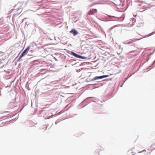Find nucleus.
Instances as JSON below:
<instances>
[{
  "label": "nucleus",
  "instance_id": "1",
  "mask_svg": "<svg viewBox=\"0 0 155 155\" xmlns=\"http://www.w3.org/2000/svg\"><path fill=\"white\" fill-rule=\"evenodd\" d=\"M71 53L76 58L82 59H85L86 58V57L79 55L73 52H71Z\"/></svg>",
  "mask_w": 155,
  "mask_h": 155
},
{
  "label": "nucleus",
  "instance_id": "2",
  "mask_svg": "<svg viewBox=\"0 0 155 155\" xmlns=\"http://www.w3.org/2000/svg\"><path fill=\"white\" fill-rule=\"evenodd\" d=\"M109 76L108 75H104L99 77L96 76L94 78H93L92 79V81H94L97 80L98 79H102L104 78L107 77Z\"/></svg>",
  "mask_w": 155,
  "mask_h": 155
},
{
  "label": "nucleus",
  "instance_id": "3",
  "mask_svg": "<svg viewBox=\"0 0 155 155\" xmlns=\"http://www.w3.org/2000/svg\"><path fill=\"white\" fill-rule=\"evenodd\" d=\"M97 10L95 9H92L88 12V15H92L97 12Z\"/></svg>",
  "mask_w": 155,
  "mask_h": 155
},
{
  "label": "nucleus",
  "instance_id": "4",
  "mask_svg": "<svg viewBox=\"0 0 155 155\" xmlns=\"http://www.w3.org/2000/svg\"><path fill=\"white\" fill-rule=\"evenodd\" d=\"M29 48L28 47L22 52L21 55V57H23L24 55L27 54V52L29 51Z\"/></svg>",
  "mask_w": 155,
  "mask_h": 155
},
{
  "label": "nucleus",
  "instance_id": "5",
  "mask_svg": "<svg viewBox=\"0 0 155 155\" xmlns=\"http://www.w3.org/2000/svg\"><path fill=\"white\" fill-rule=\"evenodd\" d=\"M70 33L73 34L74 36L78 34V33L75 29H72L70 31Z\"/></svg>",
  "mask_w": 155,
  "mask_h": 155
},
{
  "label": "nucleus",
  "instance_id": "6",
  "mask_svg": "<svg viewBox=\"0 0 155 155\" xmlns=\"http://www.w3.org/2000/svg\"><path fill=\"white\" fill-rule=\"evenodd\" d=\"M134 153L132 150H130L127 152L126 155H134Z\"/></svg>",
  "mask_w": 155,
  "mask_h": 155
},
{
  "label": "nucleus",
  "instance_id": "7",
  "mask_svg": "<svg viewBox=\"0 0 155 155\" xmlns=\"http://www.w3.org/2000/svg\"><path fill=\"white\" fill-rule=\"evenodd\" d=\"M23 57H21V55L19 57L18 59V61H19L21 59V58H22Z\"/></svg>",
  "mask_w": 155,
  "mask_h": 155
},
{
  "label": "nucleus",
  "instance_id": "8",
  "mask_svg": "<svg viewBox=\"0 0 155 155\" xmlns=\"http://www.w3.org/2000/svg\"><path fill=\"white\" fill-rule=\"evenodd\" d=\"M3 117H4V116H6V115H5V113H3Z\"/></svg>",
  "mask_w": 155,
  "mask_h": 155
},
{
  "label": "nucleus",
  "instance_id": "9",
  "mask_svg": "<svg viewBox=\"0 0 155 155\" xmlns=\"http://www.w3.org/2000/svg\"><path fill=\"white\" fill-rule=\"evenodd\" d=\"M5 113H9V112H6Z\"/></svg>",
  "mask_w": 155,
  "mask_h": 155
},
{
  "label": "nucleus",
  "instance_id": "10",
  "mask_svg": "<svg viewBox=\"0 0 155 155\" xmlns=\"http://www.w3.org/2000/svg\"><path fill=\"white\" fill-rule=\"evenodd\" d=\"M135 41V40H133V41Z\"/></svg>",
  "mask_w": 155,
  "mask_h": 155
},
{
  "label": "nucleus",
  "instance_id": "11",
  "mask_svg": "<svg viewBox=\"0 0 155 155\" xmlns=\"http://www.w3.org/2000/svg\"><path fill=\"white\" fill-rule=\"evenodd\" d=\"M9 114H7V115H9Z\"/></svg>",
  "mask_w": 155,
  "mask_h": 155
}]
</instances>
